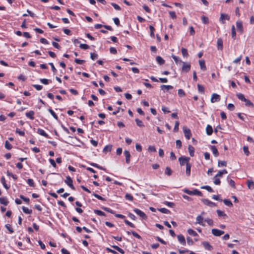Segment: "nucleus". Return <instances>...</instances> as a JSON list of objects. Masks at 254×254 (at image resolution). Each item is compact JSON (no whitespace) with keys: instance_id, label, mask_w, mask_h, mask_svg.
I'll return each instance as SVG.
<instances>
[{"instance_id":"f257e3e1","label":"nucleus","mask_w":254,"mask_h":254,"mask_svg":"<svg viewBox=\"0 0 254 254\" xmlns=\"http://www.w3.org/2000/svg\"><path fill=\"white\" fill-rule=\"evenodd\" d=\"M184 191L185 193H186L190 195H197L200 196H202V192L200 191H199L196 189H195V190H193L192 191L188 189H185L184 190Z\"/></svg>"},{"instance_id":"f03ea898","label":"nucleus","mask_w":254,"mask_h":254,"mask_svg":"<svg viewBox=\"0 0 254 254\" xmlns=\"http://www.w3.org/2000/svg\"><path fill=\"white\" fill-rule=\"evenodd\" d=\"M190 158L189 157L181 156L179 158V163L181 166L187 165V163H189Z\"/></svg>"},{"instance_id":"7ed1b4c3","label":"nucleus","mask_w":254,"mask_h":254,"mask_svg":"<svg viewBox=\"0 0 254 254\" xmlns=\"http://www.w3.org/2000/svg\"><path fill=\"white\" fill-rule=\"evenodd\" d=\"M64 182L67 185L70 187L72 190H75V188L72 184V180L69 176H67L66 179L64 180Z\"/></svg>"},{"instance_id":"20e7f679","label":"nucleus","mask_w":254,"mask_h":254,"mask_svg":"<svg viewBox=\"0 0 254 254\" xmlns=\"http://www.w3.org/2000/svg\"><path fill=\"white\" fill-rule=\"evenodd\" d=\"M183 131L185 134V137L188 139H190V137L191 136V133L190 132V130L188 128L186 127H183Z\"/></svg>"},{"instance_id":"39448f33","label":"nucleus","mask_w":254,"mask_h":254,"mask_svg":"<svg viewBox=\"0 0 254 254\" xmlns=\"http://www.w3.org/2000/svg\"><path fill=\"white\" fill-rule=\"evenodd\" d=\"M182 71L188 72L190 69V63H186L185 62H182Z\"/></svg>"},{"instance_id":"423d86ee","label":"nucleus","mask_w":254,"mask_h":254,"mask_svg":"<svg viewBox=\"0 0 254 254\" xmlns=\"http://www.w3.org/2000/svg\"><path fill=\"white\" fill-rule=\"evenodd\" d=\"M133 211L136 214L139 215L143 219H147V216L146 215V214L143 212L141 211L140 210L137 208H134L133 209Z\"/></svg>"},{"instance_id":"0eeeda50","label":"nucleus","mask_w":254,"mask_h":254,"mask_svg":"<svg viewBox=\"0 0 254 254\" xmlns=\"http://www.w3.org/2000/svg\"><path fill=\"white\" fill-rule=\"evenodd\" d=\"M212 234L215 236H220L224 233V232L217 229H212Z\"/></svg>"},{"instance_id":"6e6552de","label":"nucleus","mask_w":254,"mask_h":254,"mask_svg":"<svg viewBox=\"0 0 254 254\" xmlns=\"http://www.w3.org/2000/svg\"><path fill=\"white\" fill-rule=\"evenodd\" d=\"M197 223L202 226H205V224L203 223V217L201 215H198L197 216L195 224Z\"/></svg>"},{"instance_id":"1a4fd4ad","label":"nucleus","mask_w":254,"mask_h":254,"mask_svg":"<svg viewBox=\"0 0 254 254\" xmlns=\"http://www.w3.org/2000/svg\"><path fill=\"white\" fill-rule=\"evenodd\" d=\"M202 202H203L205 205H207L208 206H209L210 207H214L216 205V204L213 202L210 201L207 199H201Z\"/></svg>"},{"instance_id":"9d476101","label":"nucleus","mask_w":254,"mask_h":254,"mask_svg":"<svg viewBox=\"0 0 254 254\" xmlns=\"http://www.w3.org/2000/svg\"><path fill=\"white\" fill-rule=\"evenodd\" d=\"M220 97L218 94H217L216 93L212 94L211 99V102L212 103H214L215 102L219 101H220Z\"/></svg>"},{"instance_id":"9b49d317","label":"nucleus","mask_w":254,"mask_h":254,"mask_svg":"<svg viewBox=\"0 0 254 254\" xmlns=\"http://www.w3.org/2000/svg\"><path fill=\"white\" fill-rule=\"evenodd\" d=\"M177 237H178L179 242L181 244H182L184 246L186 245V240H185V237H184L183 235H182L181 234L179 235H178Z\"/></svg>"},{"instance_id":"f8f14e48","label":"nucleus","mask_w":254,"mask_h":254,"mask_svg":"<svg viewBox=\"0 0 254 254\" xmlns=\"http://www.w3.org/2000/svg\"><path fill=\"white\" fill-rule=\"evenodd\" d=\"M202 244L205 249L207 250L211 251L213 249L212 247L207 242H203L202 243Z\"/></svg>"},{"instance_id":"ddd939ff","label":"nucleus","mask_w":254,"mask_h":254,"mask_svg":"<svg viewBox=\"0 0 254 254\" xmlns=\"http://www.w3.org/2000/svg\"><path fill=\"white\" fill-rule=\"evenodd\" d=\"M124 154L126 157V162L127 164H129L130 163V153L128 150H125L124 151Z\"/></svg>"},{"instance_id":"4468645a","label":"nucleus","mask_w":254,"mask_h":254,"mask_svg":"<svg viewBox=\"0 0 254 254\" xmlns=\"http://www.w3.org/2000/svg\"><path fill=\"white\" fill-rule=\"evenodd\" d=\"M160 88L161 89L165 92V90H169L170 89H172L173 88V87L171 85H162Z\"/></svg>"},{"instance_id":"2eb2a0df","label":"nucleus","mask_w":254,"mask_h":254,"mask_svg":"<svg viewBox=\"0 0 254 254\" xmlns=\"http://www.w3.org/2000/svg\"><path fill=\"white\" fill-rule=\"evenodd\" d=\"M35 113L33 111H30L26 113L25 115L27 118H30L31 120H34Z\"/></svg>"},{"instance_id":"dca6fc26","label":"nucleus","mask_w":254,"mask_h":254,"mask_svg":"<svg viewBox=\"0 0 254 254\" xmlns=\"http://www.w3.org/2000/svg\"><path fill=\"white\" fill-rule=\"evenodd\" d=\"M37 133H38L39 134H40L45 137L49 138V135L48 134H47L45 132V131L42 129L38 128L37 130Z\"/></svg>"},{"instance_id":"f3484780","label":"nucleus","mask_w":254,"mask_h":254,"mask_svg":"<svg viewBox=\"0 0 254 254\" xmlns=\"http://www.w3.org/2000/svg\"><path fill=\"white\" fill-rule=\"evenodd\" d=\"M211 149L212 150L213 154L215 157H217L219 155V152L216 146H211Z\"/></svg>"},{"instance_id":"a211bd4d","label":"nucleus","mask_w":254,"mask_h":254,"mask_svg":"<svg viewBox=\"0 0 254 254\" xmlns=\"http://www.w3.org/2000/svg\"><path fill=\"white\" fill-rule=\"evenodd\" d=\"M237 30L241 33L243 32V24L241 22L238 21L236 23Z\"/></svg>"},{"instance_id":"6ab92c4d","label":"nucleus","mask_w":254,"mask_h":254,"mask_svg":"<svg viewBox=\"0 0 254 254\" xmlns=\"http://www.w3.org/2000/svg\"><path fill=\"white\" fill-rule=\"evenodd\" d=\"M188 150L190 156L193 157L194 156V148L191 145H189L188 147Z\"/></svg>"},{"instance_id":"aec40b11","label":"nucleus","mask_w":254,"mask_h":254,"mask_svg":"<svg viewBox=\"0 0 254 254\" xmlns=\"http://www.w3.org/2000/svg\"><path fill=\"white\" fill-rule=\"evenodd\" d=\"M191 165L190 163H187L186 165V174L187 176H190V169H191Z\"/></svg>"},{"instance_id":"412c9836","label":"nucleus","mask_w":254,"mask_h":254,"mask_svg":"<svg viewBox=\"0 0 254 254\" xmlns=\"http://www.w3.org/2000/svg\"><path fill=\"white\" fill-rule=\"evenodd\" d=\"M206 131L208 135L212 134L213 132V129L211 126L207 125L206 128Z\"/></svg>"},{"instance_id":"4be33fe9","label":"nucleus","mask_w":254,"mask_h":254,"mask_svg":"<svg viewBox=\"0 0 254 254\" xmlns=\"http://www.w3.org/2000/svg\"><path fill=\"white\" fill-rule=\"evenodd\" d=\"M0 203L6 206L8 203V201L6 197H3L0 198Z\"/></svg>"},{"instance_id":"5701e85b","label":"nucleus","mask_w":254,"mask_h":254,"mask_svg":"<svg viewBox=\"0 0 254 254\" xmlns=\"http://www.w3.org/2000/svg\"><path fill=\"white\" fill-rule=\"evenodd\" d=\"M156 60L158 64L160 65H162L165 63V61L160 56H157L156 58Z\"/></svg>"},{"instance_id":"b1692460","label":"nucleus","mask_w":254,"mask_h":254,"mask_svg":"<svg viewBox=\"0 0 254 254\" xmlns=\"http://www.w3.org/2000/svg\"><path fill=\"white\" fill-rule=\"evenodd\" d=\"M217 47L219 50H222L223 42L221 39H218L217 40Z\"/></svg>"},{"instance_id":"393cba45","label":"nucleus","mask_w":254,"mask_h":254,"mask_svg":"<svg viewBox=\"0 0 254 254\" xmlns=\"http://www.w3.org/2000/svg\"><path fill=\"white\" fill-rule=\"evenodd\" d=\"M199 64L200 66V68L201 69L205 70L206 69L205 64V62L203 60H200L199 61Z\"/></svg>"},{"instance_id":"a878e982","label":"nucleus","mask_w":254,"mask_h":254,"mask_svg":"<svg viewBox=\"0 0 254 254\" xmlns=\"http://www.w3.org/2000/svg\"><path fill=\"white\" fill-rule=\"evenodd\" d=\"M236 96L238 97V98L242 101H245L246 99V98L245 97L244 95L242 94V93H237L236 94Z\"/></svg>"},{"instance_id":"bb28decb","label":"nucleus","mask_w":254,"mask_h":254,"mask_svg":"<svg viewBox=\"0 0 254 254\" xmlns=\"http://www.w3.org/2000/svg\"><path fill=\"white\" fill-rule=\"evenodd\" d=\"M223 201L226 205L229 207H232L233 206L232 202L229 199H224Z\"/></svg>"},{"instance_id":"cd10ccee","label":"nucleus","mask_w":254,"mask_h":254,"mask_svg":"<svg viewBox=\"0 0 254 254\" xmlns=\"http://www.w3.org/2000/svg\"><path fill=\"white\" fill-rule=\"evenodd\" d=\"M227 171L226 169H224L221 171H219L218 173L216 175V177H221L224 174H227Z\"/></svg>"},{"instance_id":"c85d7f7f","label":"nucleus","mask_w":254,"mask_h":254,"mask_svg":"<svg viewBox=\"0 0 254 254\" xmlns=\"http://www.w3.org/2000/svg\"><path fill=\"white\" fill-rule=\"evenodd\" d=\"M247 186L250 189H254V182L252 181V180H248L247 182Z\"/></svg>"},{"instance_id":"c756f323","label":"nucleus","mask_w":254,"mask_h":254,"mask_svg":"<svg viewBox=\"0 0 254 254\" xmlns=\"http://www.w3.org/2000/svg\"><path fill=\"white\" fill-rule=\"evenodd\" d=\"M112 146L111 145H108L105 146L103 149V152L106 153L107 152H110L112 150Z\"/></svg>"},{"instance_id":"7c9ffc66","label":"nucleus","mask_w":254,"mask_h":254,"mask_svg":"<svg viewBox=\"0 0 254 254\" xmlns=\"http://www.w3.org/2000/svg\"><path fill=\"white\" fill-rule=\"evenodd\" d=\"M188 233L190 235H191V236H198L197 233L196 232H195L194 230H193L192 229H189L188 230Z\"/></svg>"},{"instance_id":"2f4dec72","label":"nucleus","mask_w":254,"mask_h":254,"mask_svg":"<svg viewBox=\"0 0 254 254\" xmlns=\"http://www.w3.org/2000/svg\"><path fill=\"white\" fill-rule=\"evenodd\" d=\"M165 173L168 176H171L172 174V171L169 167H167L165 169Z\"/></svg>"},{"instance_id":"473e14b6","label":"nucleus","mask_w":254,"mask_h":254,"mask_svg":"<svg viewBox=\"0 0 254 254\" xmlns=\"http://www.w3.org/2000/svg\"><path fill=\"white\" fill-rule=\"evenodd\" d=\"M112 247L122 254H124L125 253L124 251L117 246H112Z\"/></svg>"},{"instance_id":"72a5a7b5","label":"nucleus","mask_w":254,"mask_h":254,"mask_svg":"<svg viewBox=\"0 0 254 254\" xmlns=\"http://www.w3.org/2000/svg\"><path fill=\"white\" fill-rule=\"evenodd\" d=\"M217 213L219 217H226L227 215L222 211L220 210H217Z\"/></svg>"},{"instance_id":"f704fd0d","label":"nucleus","mask_w":254,"mask_h":254,"mask_svg":"<svg viewBox=\"0 0 254 254\" xmlns=\"http://www.w3.org/2000/svg\"><path fill=\"white\" fill-rule=\"evenodd\" d=\"M48 111L51 113V115L56 120H58V117L54 111L51 109H49Z\"/></svg>"},{"instance_id":"c9c22d12","label":"nucleus","mask_w":254,"mask_h":254,"mask_svg":"<svg viewBox=\"0 0 254 254\" xmlns=\"http://www.w3.org/2000/svg\"><path fill=\"white\" fill-rule=\"evenodd\" d=\"M218 166L219 167H226L227 166V162L225 161L219 160L218 163Z\"/></svg>"},{"instance_id":"e433bc0d","label":"nucleus","mask_w":254,"mask_h":254,"mask_svg":"<svg viewBox=\"0 0 254 254\" xmlns=\"http://www.w3.org/2000/svg\"><path fill=\"white\" fill-rule=\"evenodd\" d=\"M181 51H182V55L184 57H187L189 56V54L188 53V50L186 49H185L184 48H182L181 49Z\"/></svg>"},{"instance_id":"4c0bfd02","label":"nucleus","mask_w":254,"mask_h":254,"mask_svg":"<svg viewBox=\"0 0 254 254\" xmlns=\"http://www.w3.org/2000/svg\"><path fill=\"white\" fill-rule=\"evenodd\" d=\"M244 102H245V105L246 106L254 107V104L250 100L246 99Z\"/></svg>"},{"instance_id":"58836bf2","label":"nucleus","mask_w":254,"mask_h":254,"mask_svg":"<svg viewBox=\"0 0 254 254\" xmlns=\"http://www.w3.org/2000/svg\"><path fill=\"white\" fill-rule=\"evenodd\" d=\"M23 211L26 213V214H31L32 213V210L30 209H29L28 208L25 207L24 206H23L22 208Z\"/></svg>"},{"instance_id":"ea45409f","label":"nucleus","mask_w":254,"mask_h":254,"mask_svg":"<svg viewBox=\"0 0 254 254\" xmlns=\"http://www.w3.org/2000/svg\"><path fill=\"white\" fill-rule=\"evenodd\" d=\"M197 88H198V90L199 92L202 93H203L204 92V88L202 85H201L200 84H198Z\"/></svg>"},{"instance_id":"a19ab883","label":"nucleus","mask_w":254,"mask_h":254,"mask_svg":"<svg viewBox=\"0 0 254 254\" xmlns=\"http://www.w3.org/2000/svg\"><path fill=\"white\" fill-rule=\"evenodd\" d=\"M158 210L163 213L169 214L170 213V211L168 209H167L165 208H161L158 209Z\"/></svg>"},{"instance_id":"79ce46f5","label":"nucleus","mask_w":254,"mask_h":254,"mask_svg":"<svg viewBox=\"0 0 254 254\" xmlns=\"http://www.w3.org/2000/svg\"><path fill=\"white\" fill-rule=\"evenodd\" d=\"M172 57L174 60L176 64H178L179 63H182L183 62L181 60H180L179 58H178V57L173 55L172 56Z\"/></svg>"},{"instance_id":"37998d69","label":"nucleus","mask_w":254,"mask_h":254,"mask_svg":"<svg viewBox=\"0 0 254 254\" xmlns=\"http://www.w3.org/2000/svg\"><path fill=\"white\" fill-rule=\"evenodd\" d=\"M135 121V122L136 123V125L139 127H144V125H143L142 122L141 120H139L138 119H136Z\"/></svg>"},{"instance_id":"c03bdc74","label":"nucleus","mask_w":254,"mask_h":254,"mask_svg":"<svg viewBox=\"0 0 254 254\" xmlns=\"http://www.w3.org/2000/svg\"><path fill=\"white\" fill-rule=\"evenodd\" d=\"M40 81L42 83L45 84V85H47L50 82H52L51 80H48L46 78L40 79Z\"/></svg>"},{"instance_id":"a18cd8bd","label":"nucleus","mask_w":254,"mask_h":254,"mask_svg":"<svg viewBox=\"0 0 254 254\" xmlns=\"http://www.w3.org/2000/svg\"><path fill=\"white\" fill-rule=\"evenodd\" d=\"M201 189H205L209 192H213V190H212V189L210 186H202L201 187Z\"/></svg>"},{"instance_id":"49530a36","label":"nucleus","mask_w":254,"mask_h":254,"mask_svg":"<svg viewBox=\"0 0 254 254\" xmlns=\"http://www.w3.org/2000/svg\"><path fill=\"white\" fill-rule=\"evenodd\" d=\"M232 37L233 39H236V33L234 25H233L232 26Z\"/></svg>"},{"instance_id":"de8ad7c7","label":"nucleus","mask_w":254,"mask_h":254,"mask_svg":"<svg viewBox=\"0 0 254 254\" xmlns=\"http://www.w3.org/2000/svg\"><path fill=\"white\" fill-rule=\"evenodd\" d=\"M102 209H103L104 210L108 212L111 213L113 214H115V212L113 210H112L111 209H110L109 208L105 207H102Z\"/></svg>"},{"instance_id":"09e8293b","label":"nucleus","mask_w":254,"mask_h":254,"mask_svg":"<svg viewBox=\"0 0 254 254\" xmlns=\"http://www.w3.org/2000/svg\"><path fill=\"white\" fill-rule=\"evenodd\" d=\"M205 221L208 224L211 226H213V221L212 219H210V218H207V219H205Z\"/></svg>"},{"instance_id":"8fccbe9b","label":"nucleus","mask_w":254,"mask_h":254,"mask_svg":"<svg viewBox=\"0 0 254 254\" xmlns=\"http://www.w3.org/2000/svg\"><path fill=\"white\" fill-rule=\"evenodd\" d=\"M5 147L8 150H10L12 148V145L7 140L5 141Z\"/></svg>"},{"instance_id":"3c124183","label":"nucleus","mask_w":254,"mask_h":254,"mask_svg":"<svg viewBox=\"0 0 254 254\" xmlns=\"http://www.w3.org/2000/svg\"><path fill=\"white\" fill-rule=\"evenodd\" d=\"M94 212L99 216H105V213L103 212V211L99 210H94Z\"/></svg>"},{"instance_id":"603ef678","label":"nucleus","mask_w":254,"mask_h":254,"mask_svg":"<svg viewBox=\"0 0 254 254\" xmlns=\"http://www.w3.org/2000/svg\"><path fill=\"white\" fill-rule=\"evenodd\" d=\"M218 177H216V175L214 176V183L216 185H220L221 182L219 179L217 178Z\"/></svg>"},{"instance_id":"864d4df0","label":"nucleus","mask_w":254,"mask_h":254,"mask_svg":"<svg viewBox=\"0 0 254 254\" xmlns=\"http://www.w3.org/2000/svg\"><path fill=\"white\" fill-rule=\"evenodd\" d=\"M149 29L150 30V36L151 37L154 38V31L155 30V29L153 27V26L152 25L149 26Z\"/></svg>"},{"instance_id":"5fc2aeb1","label":"nucleus","mask_w":254,"mask_h":254,"mask_svg":"<svg viewBox=\"0 0 254 254\" xmlns=\"http://www.w3.org/2000/svg\"><path fill=\"white\" fill-rule=\"evenodd\" d=\"M178 95L180 97H184L186 94L183 89H180L178 90Z\"/></svg>"},{"instance_id":"6e6d98bb","label":"nucleus","mask_w":254,"mask_h":254,"mask_svg":"<svg viewBox=\"0 0 254 254\" xmlns=\"http://www.w3.org/2000/svg\"><path fill=\"white\" fill-rule=\"evenodd\" d=\"M91 166H93V167H95L96 168H97L98 169H100L101 170H105V169L103 168V167L98 165L96 163H91L90 164Z\"/></svg>"},{"instance_id":"4d7b16f0","label":"nucleus","mask_w":254,"mask_h":254,"mask_svg":"<svg viewBox=\"0 0 254 254\" xmlns=\"http://www.w3.org/2000/svg\"><path fill=\"white\" fill-rule=\"evenodd\" d=\"M90 58L92 60H95L98 58V55L94 53H91Z\"/></svg>"},{"instance_id":"13d9d810","label":"nucleus","mask_w":254,"mask_h":254,"mask_svg":"<svg viewBox=\"0 0 254 254\" xmlns=\"http://www.w3.org/2000/svg\"><path fill=\"white\" fill-rule=\"evenodd\" d=\"M179 122L176 121L175 123V127L174 128V131L175 132H177L179 130Z\"/></svg>"},{"instance_id":"bf43d9fd","label":"nucleus","mask_w":254,"mask_h":254,"mask_svg":"<svg viewBox=\"0 0 254 254\" xmlns=\"http://www.w3.org/2000/svg\"><path fill=\"white\" fill-rule=\"evenodd\" d=\"M243 150H244V152L245 153V154L247 155V156H248L250 154V152L249 151V149H248V147L247 146H244L243 147Z\"/></svg>"},{"instance_id":"052dcab7","label":"nucleus","mask_w":254,"mask_h":254,"mask_svg":"<svg viewBox=\"0 0 254 254\" xmlns=\"http://www.w3.org/2000/svg\"><path fill=\"white\" fill-rule=\"evenodd\" d=\"M28 184L32 187H34V183L32 179H28L27 181Z\"/></svg>"},{"instance_id":"680f3d73","label":"nucleus","mask_w":254,"mask_h":254,"mask_svg":"<svg viewBox=\"0 0 254 254\" xmlns=\"http://www.w3.org/2000/svg\"><path fill=\"white\" fill-rule=\"evenodd\" d=\"M164 203L167 205L169 207H173L175 206V203L173 202H168V201H165Z\"/></svg>"},{"instance_id":"e2e57ef3","label":"nucleus","mask_w":254,"mask_h":254,"mask_svg":"<svg viewBox=\"0 0 254 254\" xmlns=\"http://www.w3.org/2000/svg\"><path fill=\"white\" fill-rule=\"evenodd\" d=\"M79 47L81 49H84V50L88 49L89 48V46L85 44H81L79 46Z\"/></svg>"},{"instance_id":"0e129e2a","label":"nucleus","mask_w":254,"mask_h":254,"mask_svg":"<svg viewBox=\"0 0 254 254\" xmlns=\"http://www.w3.org/2000/svg\"><path fill=\"white\" fill-rule=\"evenodd\" d=\"M93 195L95 197H96L97 198L100 199V200H103V201H105V198L102 197L101 196L95 193H94L93 194Z\"/></svg>"},{"instance_id":"69168bd1","label":"nucleus","mask_w":254,"mask_h":254,"mask_svg":"<svg viewBox=\"0 0 254 254\" xmlns=\"http://www.w3.org/2000/svg\"><path fill=\"white\" fill-rule=\"evenodd\" d=\"M5 227L10 233H13V230L11 228V226L9 224H6Z\"/></svg>"},{"instance_id":"338daca9","label":"nucleus","mask_w":254,"mask_h":254,"mask_svg":"<svg viewBox=\"0 0 254 254\" xmlns=\"http://www.w3.org/2000/svg\"><path fill=\"white\" fill-rule=\"evenodd\" d=\"M125 198L126 199L129 200L130 201H132L133 200V196L129 193H127L125 195Z\"/></svg>"},{"instance_id":"774afa93","label":"nucleus","mask_w":254,"mask_h":254,"mask_svg":"<svg viewBox=\"0 0 254 254\" xmlns=\"http://www.w3.org/2000/svg\"><path fill=\"white\" fill-rule=\"evenodd\" d=\"M227 108L230 111H233L235 109V106L233 104L230 103L228 105Z\"/></svg>"}]
</instances>
